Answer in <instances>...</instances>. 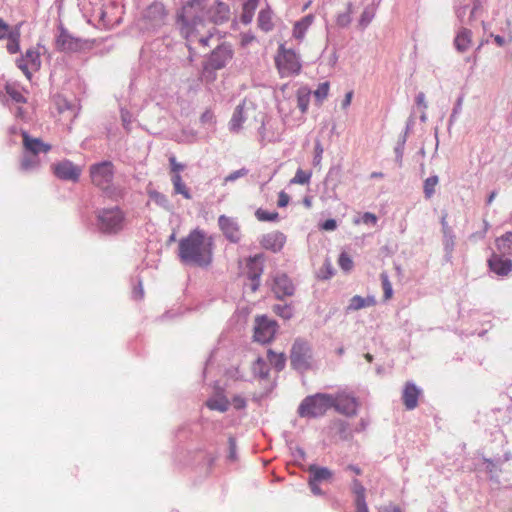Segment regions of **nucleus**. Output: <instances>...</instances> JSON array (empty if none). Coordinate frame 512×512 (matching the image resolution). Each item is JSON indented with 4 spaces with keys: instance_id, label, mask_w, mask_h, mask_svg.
Returning a JSON list of instances; mask_svg holds the SVG:
<instances>
[{
    "instance_id": "nucleus-2",
    "label": "nucleus",
    "mask_w": 512,
    "mask_h": 512,
    "mask_svg": "<svg viewBox=\"0 0 512 512\" xmlns=\"http://www.w3.org/2000/svg\"><path fill=\"white\" fill-rule=\"evenodd\" d=\"M213 246V238L196 228L179 241L178 256L183 264L208 267L213 260Z\"/></svg>"
},
{
    "instance_id": "nucleus-7",
    "label": "nucleus",
    "mask_w": 512,
    "mask_h": 512,
    "mask_svg": "<svg viewBox=\"0 0 512 512\" xmlns=\"http://www.w3.org/2000/svg\"><path fill=\"white\" fill-rule=\"evenodd\" d=\"M55 36V48L63 53H77L89 47L87 40L71 34L62 23L59 24Z\"/></svg>"
},
{
    "instance_id": "nucleus-38",
    "label": "nucleus",
    "mask_w": 512,
    "mask_h": 512,
    "mask_svg": "<svg viewBox=\"0 0 512 512\" xmlns=\"http://www.w3.org/2000/svg\"><path fill=\"white\" fill-rule=\"evenodd\" d=\"M439 183V177L437 175H432L425 179L423 183V193L425 199L429 200L435 194V188Z\"/></svg>"
},
{
    "instance_id": "nucleus-61",
    "label": "nucleus",
    "mask_w": 512,
    "mask_h": 512,
    "mask_svg": "<svg viewBox=\"0 0 512 512\" xmlns=\"http://www.w3.org/2000/svg\"><path fill=\"white\" fill-rule=\"evenodd\" d=\"M361 221L367 225H375L377 223V216L371 212H365L361 217Z\"/></svg>"
},
{
    "instance_id": "nucleus-32",
    "label": "nucleus",
    "mask_w": 512,
    "mask_h": 512,
    "mask_svg": "<svg viewBox=\"0 0 512 512\" xmlns=\"http://www.w3.org/2000/svg\"><path fill=\"white\" fill-rule=\"evenodd\" d=\"M267 358L276 371L280 372L285 368L287 358L284 353H277L272 349H268Z\"/></svg>"
},
{
    "instance_id": "nucleus-45",
    "label": "nucleus",
    "mask_w": 512,
    "mask_h": 512,
    "mask_svg": "<svg viewBox=\"0 0 512 512\" xmlns=\"http://www.w3.org/2000/svg\"><path fill=\"white\" fill-rule=\"evenodd\" d=\"M273 311L285 320L293 316V308L289 304H276L273 306Z\"/></svg>"
},
{
    "instance_id": "nucleus-50",
    "label": "nucleus",
    "mask_w": 512,
    "mask_h": 512,
    "mask_svg": "<svg viewBox=\"0 0 512 512\" xmlns=\"http://www.w3.org/2000/svg\"><path fill=\"white\" fill-rule=\"evenodd\" d=\"M338 264L345 272H349L353 268V261L346 252H342L339 255Z\"/></svg>"
},
{
    "instance_id": "nucleus-1",
    "label": "nucleus",
    "mask_w": 512,
    "mask_h": 512,
    "mask_svg": "<svg viewBox=\"0 0 512 512\" xmlns=\"http://www.w3.org/2000/svg\"><path fill=\"white\" fill-rule=\"evenodd\" d=\"M229 19L230 8L224 2L215 0L206 8L204 0H189L178 14L177 22L188 42L197 41L205 47L216 30L214 25H221Z\"/></svg>"
},
{
    "instance_id": "nucleus-49",
    "label": "nucleus",
    "mask_w": 512,
    "mask_h": 512,
    "mask_svg": "<svg viewBox=\"0 0 512 512\" xmlns=\"http://www.w3.org/2000/svg\"><path fill=\"white\" fill-rule=\"evenodd\" d=\"M6 93L8 96L16 103H25L26 98L23 96V94L16 89L15 87H12L10 85H7L5 87Z\"/></svg>"
},
{
    "instance_id": "nucleus-52",
    "label": "nucleus",
    "mask_w": 512,
    "mask_h": 512,
    "mask_svg": "<svg viewBox=\"0 0 512 512\" xmlns=\"http://www.w3.org/2000/svg\"><path fill=\"white\" fill-rule=\"evenodd\" d=\"M334 275V269L329 260H326L323 267L319 271L318 277L323 280L330 279Z\"/></svg>"
},
{
    "instance_id": "nucleus-36",
    "label": "nucleus",
    "mask_w": 512,
    "mask_h": 512,
    "mask_svg": "<svg viewBox=\"0 0 512 512\" xmlns=\"http://www.w3.org/2000/svg\"><path fill=\"white\" fill-rule=\"evenodd\" d=\"M6 48L10 54H15L20 50V31L18 28L13 29L8 37Z\"/></svg>"
},
{
    "instance_id": "nucleus-26",
    "label": "nucleus",
    "mask_w": 512,
    "mask_h": 512,
    "mask_svg": "<svg viewBox=\"0 0 512 512\" xmlns=\"http://www.w3.org/2000/svg\"><path fill=\"white\" fill-rule=\"evenodd\" d=\"M376 303L373 296L362 297L360 295L353 296L347 306L348 311H356L365 307L373 306Z\"/></svg>"
},
{
    "instance_id": "nucleus-30",
    "label": "nucleus",
    "mask_w": 512,
    "mask_h": 512,
    "mask_svg": "<svg viewBox=\"0 0 512 512\" xmlns=\"http://www.w3.org/2000/svg\"><path fill=\"white\" fill-rule=\"evenodd\" d=\"M333 428L342 440H349L353 436V430L349 422L337 419L333 422Z\"/></svg>"
},
{
    "instance_id": "nucleus-8",
    "label": "nucleus",
    "mask_w": 512,
    "mask_h": 512,
    "mask_svg": "<svg viewBox=\"0 0 512 512\" xmlns=\"http://www.w3.org/2000/svg\"><path fill=\"white\" fill-rule=\"evenodd\" d=\"M168 12L161 2H153L142 13L140 20L141 29L156 31L165 25Z\"/></svg>"
},
{
    "instance_id": "nucleus-44",
    "label": "nucleus",
    "mask_w": 512,
    "mask_h": 512,
    "mask_svg": "<svg viewBox=\"0 0 512 512\" xmlns=\"http://www.w3.org/2000/svg\"><path fill=\"white\" fill-rule=\"evenodd\" d=\"M311 176H312L311 171H304L301 168H299L296 171L295 176L290 180V183L291 184H301V185L308 184L310 182Z\"/></svg>"
},
{
    "instance_id": "nucleus-43",
    "label": "nucleus",
    "mask_w": 512,
    "mask_h": 512,
    "mask_svg": "<svg viewBox=\"0 0 512 512\" xmlns=\"http://www.w3.org/2000/svg\"><path fill=\"white\" fill-rule=\"evenodd\" d=\"M256 218L261 222H274L279 219L278 212H269L266 210H263L262 208H258L255 212Z\"/></svg>"
},
{
    "instance_id": "nucleus-15",
    "label": "nucleus",
    "mask_w": 512,
    "mask_h": 512,
    "mask_svg": "<svg viewBox=\"0 0 512 512\" xmlns=\"http://www.w3.org/2000/svg\"><path fill=\"white\" fill-rule=\"evenodd\" d=\"M259 243L264 249L278 253L286 243V235L280 231H273L262 235Z\"/></svg>"
},
{
    "instance_id": "nucleus-21",
    "label": "nucleus",
    "mask_w": 512,
    "mask_h": 512,
    "mask_svg": "<svg viewBox=\"0 0 512 512\" xmlns=\"http://www.w3.org/2000/svg\"><path fill=\"white\" fill-rule=\"evenodd\" d=\"M24 151L37 155L41 152H48L51 149L49 144L39 138H31L26 131H22Z\"/></svg>"
},
{
    "instance_id": "nucleus-24",
    "label": "nucleus",
    "mask_w": 512,
    "mask_h": 512,
    "mask_svg": "<svg viewBox=\"0 0 512 512\" xmlns=\"http://www.w3.org/2000/svg\"><path fill=\"white\" fill-rule=\"evenodd\" d=\"M103 195L113 201H119L125 197L126 190L119 184L112 182L100 189Z\"/></svg>"
},
{
    "instance_id": "nucleus-19",
    "label": "nucleus",
    "mask_w": 512,
    "mask_h": 512,
    "mask_svg": "<svg viewBox=\"0 0 512 512\" xmlns=\"http://www.w3.org/2000/svg\"><path fill=\"white\" fill-rule=\"evenodd\" d=\"M490 270L499 276H506L512 270V260L493 253L488 259Z\"/></svg>"
},
{
    "instance_id": "nucleus-40",
    "label": "nucleus",
    "mask_w": 512,
    "mask_h": 512,
    "mask_svg": "<svg viewBox=\"0 0 512 512\" xmlns=\"http://www.w3.org/2000/svg\"><path fill=\"white\" fill-rule=\"evenodd\" d=\"M351 491L354 494V501H360L366 499V488L356 478L352 480Z\"/></svg>"
},
{
    "instance_id": "nucleus-60",
    "label": "nucleus",
    "mask_w": 512,
    "mask_h": 512,
    "mask_svg": "<svg viewBox=\"0 0 512 512\" xmlns=\"http://www.w3.org/2000/svg\"><path fill=\"white\" fill-rule=\"evenodd\" d=\"M374 14L370 12L368 9H365L359 19V24L362 27H366L371 20L373 19Z\"/></svg>"
},
{
    "instance_id": "nucleus-10",
    "label": "nucleus",
    "mask_w": 512,
    "mask_h": 512,
    "mask_svg": "<svg viewBox=\"0 0 512 512\" xmlns=\"http://www.w3.org/2000/svg\"><path fill=\"white\" fill-rule=\"evenodd\" d=\"M359 406V400L351 393L339 391L333 395L332 408L346 417L356 416Z\"/></svg>"
},
{
    "instance_id": "nucleus-53",
    "label": "nucleus",
    "mask_w": 512,
    "mask_h": 512,
    "mask_svg": "<svg viewBox=\"0 0 512 512\" xmlns=\"http://www.w3.org/2000/svg\"><path fill=\"white\" fill-rule=\"evenodd\" d=\"M341 169L340 167H331L327 173L325 182L327 185L332 183L334 186L336 185V182L340 176Z\"/></svg>"
},
{
    "instance_id": "nucleus-41",
    "label": "nucleus",
    "mask_w": 512,
    "mask_h": 512,
    "mask_svg": "<svg viewBox=\"0 0 512 512\" xmlns=\"http://www.w3.org/2000/svg\"><path fill=\"white\" fill-rule=\"evenodd\" d=\"M24 59L31 65L35 70H38L41 66L40 53L35 49H28L25 53Z\"/></svg>"
},
{
    "instance_id": "nucleus-13",
    "label": "nucleus",
    "mask_w": 512,
    "mask_h": 512,
    "mask_svg": "<svg viewBox=\"0 0 512 512\" xmlns=\"http://www.w3.org/2000/svg\"><path fill=\"white\" fill-rule=\"evenodd\" d=\"M218 225L223 235L229 242L234 244L240 242V225L235 218L226 215H220L218 218Z\"/></svg>"
},
{
    "instance_id": "nucleus-29",
    "label": "nucleus",
    "mask_w": 512,
    "mask_h": 512,
    "mask_svg": "<svg viewBox=\"0 0 512 512\" xmlns=\"http://www.w3.org/2000/svg\"><path fill=\"white\" fill-rule=\"evenodd\" d=\"M38 166H39L38 156L24 151L21 162H20V170L23 172H31V171L35 170L36 168H38Z\"/></svg>"
},
{
    "instance_id": "nucleus-58",
    "label": "nucleus",
    "mask_w": 512,
    "mask_h": 512,
    "mask_svg": "<svg viewBox=\"0 0 512 512\" xmlns=\"http://www.w3.org/2000/svg\"><path fill=\"white\" fill-rule=\"evenodd\" d=\"M28 62L24 59V56H20L17 60H16V65L17 67L22 70V72L25 74V76L28 78V79H31V72L28 68Z\"/></svg>"
},
{
    "instance_id": "nucleus-39",
    "label": "nucleus",
    "mask_w": 512,
    "mask_h": 512,
    "mask_svg": "<svg viewBox=\"0 0 512 512\" xmlns=\"http://www.w3.org/2000/svg\"><path fill=\"white\" fill-rule=\"evenodd\" d=\"M258 26L261 30L268 32L272 30L273 24L269 11L261 10L258 15Z\"/></svg>"
},
{
    "instance_id": "nucleus-56",
    "label": "nucleus",
    "mask_w": 512,
    "mask_h": 512,
    "mask_svg": "<svg viewBox=\"0 0 512 512\" xmlns=\"http://www.w3.org/2000/svg\"><path fill=\"white\" fill-rule=\"evenodd\" d=\"M405 150V144L402 143H396V146L394 148L395 153V162L399 167H402L403 164V155Z\"/></svg>"
},
{
    "instance_id": "nucleus-28",
    "label": "nucleus",
    "mask_w": 512,
    "mask_h": 512,
    "mask_svg": "<svg viewBox=\"0 0 512 512\" xmlns=\"http://www.w3.org/2000/svg\"><path fill=\"white\" fill-rule=\"evenodd\" d=\"M245 121L244 117V104H239L234 109L231 120L229 122V129L232 132H238Z\"/></svg>"
},
{
    "instance_id": "nucleus-54",
    "label": "nucleus",
    "mask_w": 512,
    "mask_h": 512,
    "mask_svg": "<svg viewBox=\"0 0 512 512\" xmlns=\"http://www.w3.org/2000/svg\"><path fill=\"white\" fill-rule=\"evenodd\" d=\"M120 116H121V121H122V125L124 127V129L129 132L131 127V123H132V114L125 108H121L120 110Z\"/></svg>"
},
{
    "instance_id": "nucleus-63",
    "label": "nucleus",
    "mask_w": 512,
    "mask_h": 512,
    "mask_svg": "<svg viewBox=\"0 0 512 512\" xmlns=\"http://www.w3.org/2000/svg\"><path fill=\"white\" fill-rule=\"evenodd\" d=\"M320 227L325 231H333L337 228V222L335 219L330 218L322 222Z\"/></svg>"
},
{
    "instance_id": "nucleus-6",
    "label": "nucleus",
    "mask_w": 512,
    "mask_h": 512,
    "mask_svg": "<svg viewBox=\"0 0 512 512\" xmlns=\"http://www.w3.org/2000/svg\"><path fill=\"white\" fill-rule=\"evenodd\" d=\"M312 348L303 338H296L290 351V364L292 369L303 373L311 368Z\"/></svg>"
},
{
    "instance_id": "nucleus-22",
    "label": "nucleus",
    "mask_w": 512,
    "mask_h": 512,
    "mask_svg": "<svg viewBox=\"0 0 512 512\" xmlns=\"http://www.w3.org/2000/svg\"><path fill=\"white\" fill-rule=\"evenodd\" d=\"M280 50H283L284 68L292 74H298L301 70V64L296 53L293 50H285L282 45Z\"/></svg>"
},
{
    "instance_id": "nucleus-59",
    "label": "nucleus",
    "mask_w": 512,
    "mask_h": 512,
    "mask_svg": "<svg viewBox=\"0 0 512 512\" xmlns=\"http://www.w3.org/2000/svg\"><path fill=\"white\" fill-rule=\"evenodd\" d=\"M323 146L319 140L315 142L313 164L318 165L321 162L323 154Z\"/></svg>"
},
{
    "instance_id": "nucleus-11",
    "label": "nucleus",
    "mask_w": 512,
    "mask_h": 512,
    "mask_svg": "<svg viewBox=\"0 0 512 512\" xmlns=\"http://www.w3.org/2000/svg\"><path fill=\"white\" fill-rule=\"evenodd\" d=\"M277 329L278 324L275 320L268 318L266 315L257 316L253 338L256 342L262 344L269 343L273 340Z\"/></svg>"
},
{
    "instance_id": "nucleus-12",
    "label": "nucleus",
    "mask_w": 512,
    "mask_h": 512,
    "mask_svg": "<svg viewBox=\"0 0 512 512\" xmlns=\"http://www.w3.org/2000/svg\"><path fill=\"white\" fill-rule=\"evenodd\" d=\"M169 165H170L171 182L173 185L174 194H180L187 200L192 199V194H191L189 188L183 182L182 176L180 174V172L186 168V165L183 163L177 162L175 156L169 157Z\"/></svg>"
},
{
    "instance_id": "nucleus-42",
    "label": "nucleus",
    "mask_w": 512,
    "mask_h": 512,
    "mask_svg": "<svg viewBox=\"0 0 512 512\" xmlns=\"http://www.w3.org/2000/svg\"><path fill=\"white\" fill-rule=\"evenodd\" d=\"M352 3H347V9L345 12L339 13L336 18V23L339 27H347L351 23Z\"/></svg>"
},
{
    "instance_id": "nucleus-20",
    "label": "nucleus",
    "mask_w": 512,
    "mask_h": 512,
    "mask_svg": "<svg viewBox=\"0 0 512 512\" xmlns=\"http://www.w3.org/2000/svg\"><path fill=\"white\" fill-rule=\"evenodd\" d=\"M421 390L413 382H406L403 392L402 401L407 410H413L418 405V398Z\"/></svg>"
},
{
    "instance_id": "nucleus-4",
    "label": "nucleus",
    "mask_w": 512,
    "mask_h": 512,
    "mask_svg": "<svg viewBox=\"0 0 512 512\" xmlns=\"http://www.w3.org/2000/svg\"><path fill=\"white\" fill-rule=\"evenodd\" d=\"M232 57L233 50L230 44L221 43L217 45L203 64L202 80L206 83L215 81L217 78L216 71L223 69Z\"/></svg>"
},
{
    "instance_id": "nucleus-57",
    "label": "nucleus",
    "mask_w": 512,
    "mask_h": 512,
    "mask_svg": "<svg viewBox=\"0 0 512 512\" xmlns=\"http://www.w3.org/2000/svg\"><path fill=\"white\" fill-rule=\"evenodd\" d=\"M248 174V170L246 168H241L239 170L231 172L229 175L225 177V182H234L237 179L244 177Z\"/></svg>"
},
{
    "instance_id": "nucleus-5",
    "label": "nucleus",
    "mask_w": 512,
    "mask_h": 512,
    "mask_svg": "<svg viewBox=\"0 0 512 512\" xmlns=\"http://www.w3.org/2000/svg\"><path fill=\"white\" fill-rule=\"evenodd\" d=\"M333 395L327 393H316L306 396L298 407L300 417L318 418L332 408Z\"/></svg>"
},
{
    "instance_id": "nucleus-55",
    "label": "nucleus",
    "mask_w": 512,
    "mask_h": 512,
    "mask_svg": "<svg viewBox=\"0 0 512 512\" xmlns=\"http://www.w3.org/2000/svg\"><path fill=\"white\" fill-rule=\"evenodd\" d=\"M482 0H473V6L470 8L469 12V19L467 24H470L476 17L478 16L479 12L482 9Z\"/></svg>"
},
{
    "instance_id": "nucleus-3",
    "label": "nucleus",
    "mask_w": 512,
    "mask_h": 512,
    "mask_svg": "<svg viewBox=\"0 0 512 512\" xmlns=\"http://www.w3.org/2000/svg\"><path fill=\"white\" fill-rule=\"evenodd\" d=\"M95 213L96 227L102 234L116 235L124 229L126 214L119 206L99 208Z\"/></svg>"
},
{
    "instance_id": "nucleus-37",
    "label": "nucleus",
    "mask_w": 512,
    "mask_h": 512,
    "mask_svg": "<svg viewBox=\"0 0 512 512\" xmlns=\"http://www.w3.org/2000/svg\"><path fill=\"white\" fill-rule=\"evenodd\" d=\"M148 195L152 201L161 208L165 209L166 211H170L172 209V205L167 198L166 195H164L161 192H158L156 190H150L148 191Z\"/></svg>"
},
{
    "instance_id": "nucleus-17",
    "label": "nucleus",
    "mask_w": 512,
    "mask_h": 512,
    "mask_svg": "<svg viewBox=\"0 0 512 512\" xmlns=\"http://www.w3.org/2000/svg\"><path fill=\"white\" fill-rule=\"evenodd\" d=\"M446 218H447V213L444 212L441 217L440 223H441V230H442V234H443V248L445 251V258L447 261H449L452 257V253L454 251L456 236L454 234L453 229L448 225Z\"/></svg>"
},
{
    "instance_id": "nucleus-46",
    "label": "nucleus",
    "mask_w": 512,
    "mask_h": 512,
    "mask_svg": "<svg viewBox=\"0 0 512 512\" xmlns=\"http://www.w3.org/2000/svg\"><path fill=\"white\" fill-rule=\"evenodd\" d=\"M380 280H381V284H382V288H383V292H384V299L388 300L392 297L393 288H392V284H391L386 272H382L380 274Z\"/></svg>"
},
{
    "instance_id": "nucleus-35",
    "label": "nucleus",
    "mask_w": 512,
    "mask_h": 512,
    "mask_svg": "<svg viewBox=\"0 0 512 512\" xmlns=\"http://www.w3.org/2000/svg\"><path fill=\"white\" fill-rule=\"evenodd\" d=\"M311 91L306 87H300L297 90V106L302 113L308 110Z\"/></svg>"
},
{
    "instance_id": "nucleus-31",
    "label": "nucleus",
    "mask_w": 512,
    "mask_h": 512,
    "mask_svg": "<svg viewBox=\"0 0 512 512\" xmlns=\"http://www.w3.org/2000/svg\"><path fill=\"white\" fill-rule=\"evenodd\" d=\"M496 247L502 255H512V232H506L497 238Z\"/></svg>"
},
{
    "instance_id": "nucleus-62",
    "label": "nucleus",
    "mask_w": 512,
    "mask_h": 512,
    "mask_svg": "<svg viewBox=\"0 0 512 512\" xmlns=\"http://www.w3.org/2000/svg\"><path fill=\"white\" fill-rule=\"evenodd\" d=\"M308 485H309V488L311 490V492L315 495V496H322L324 495V492L323 490L320 488L319 486V483L316 482V481H313L312 479H308Z\"/></svg>"
},
{
    "instance_id": "nucleus-48",
    "label": "nucleus",
    "mask_w": 512,
    "mask_h": 512,
    "mask_svg": "<svg viewBox=\"0 0 512 512\" xmlns=\"http://www.w3.org/2000/svg\"><path fill=\"white\" fill-rule=\"evenodd\" d=\"M329 92V82L320 83L317 89L314 91V96L319 104H321L324 99L328 96Z\"/></svg>"
},
{
    "instance_id": "nucleus-51",
    "label": "nucleus",
    "mask_w": 512,
    "mask_h": 512,
    "mask_svg": "<svg viewBox=\"0 0 512 512\" xmlns=\"http://www.w3.org/2000/svg\"><path fill=\"white\" fill-rule=\"evenodd\" d=\"M227 459L231 462H234L237 460V444H236V439L233 436H229V438H228Z\"/></svg>"
},
{
    "instance_id": "nucleus-14",
    "label": "nucleus",
    "mask_w": 512,
    "mask_h": 512,
    "mask_svg": "<svg viewBox=\"0 0 512 512\" xmlns=\"http://www.w3.org/2000/svg\"><path fill=\"white\" fill-rule=\"evenodd\" d=\"M54 174L61 180L77 182L81 174V169L74 165L73 162L64 160L54 166Z\"/></svg>"
},
{
    "instance_id": "nucleus-33",
    "label": "nucleus",
    "mask_w": 512,
    "mask_h": 512,
    "mask_svg": "<svg viewBox=\"0 0 512 512\" xmlns=\"http://www.w3.org/2000/svg\"><path fill=\"white\" fill-rule=\"evenodd\" d=\"M229 400L225 396L210 398L206 401V406L211 410L226 412L229 409Z\"/></svg>"
},
{
    "instance_id": "nucleus-9",
    "label": "nucleus",
    "mask_w": 512,
    "mask_h": 512,
    "mask_svg": "<svg viewBox=\"0 0 512 512\" xmlns=\"http://www.w3.org/2000/svg\"><path fill=\"white\" fill-rule=\"evenodd\" d=\"M90 178L93 185L101 189L112 182L115 175V166L109 160L94 163L89 169Z\"/></svg>"
},
{
    "instance_id": "nucleus-16",
    "label": "nucleus",
    "mask_w": 512,
    "mask_h": 512,
    "mask_svg": "<svg viewBox=\"0 0 512 512\" xmlns=\"http://www.w3.org/2000/svg\"><path fill=\"white\" fill-rule=\"evenodd\" d=\"M294 290V285L286 274L279 273L275 275L272 291L278 299L292 296L294 294Z\"/></svg>"
},
{
    "instance_id": "nucleus-34",
    "label": "nucleus",
    "mask_w": 512,
    "mask_h": 512,
    "mask_svg": "<svg viewBox=\"0 0 512 512\" xmlns=\"http://www.w3.org/2000/svg\"><path fill=\"white\" fill-rule=\"evenodd\" d=\"M257 5V0H247L243 4L242 14L240 17L243 24H249L252 21Z\"/></svg>"
},
{
    "instance_id": "nucleus-25",
    "label": "nucleus",
    "mask_w": 512,
    "mask_h": 512,
    "mask_svg": "<svg viewBox=\"0 0 512 512\" xmlns=\"http://www.w3.org/2000/svg\"><path fill=\"white\" fill-rule=\"evenodd\" d=\"M313 21L314 16L312 14H308L299 21L295 22L293 27V36L298 40H302L307 29L312 25Z\"/></svg>"
},
{
    "instance_id": "nucleus-27",
    "label": "nucleus",
    "mask_w": 512,
    "mask_h": 512,
    "mask_svg": "<svg viewBox=\"0 0 512 512\" xmlns=\"http://www.w3.org/2000/svg\"><path fill=\"white\" fill-rule=\"evenodd\" d=\"M471 31L467 28H462L455 37L454 45L459 52H465L471 43Z\"/></svg>"
},
{
    "instance_id": "nucleus-18",
    "label": "nucleus",
    "mask_w": 512,
    "mask_h": 512,
    "mask_svg": "<svg viewBox=\"0 0 512 512\" xmlns=\"http://www.w3.org/2000/svg\"><path fill=\"white\" fill-rule=\"evenodd\" d=\"M265 257L263 253H258L253 256H249L246 261L247 267V278L249 280H260L264 270Z\"/></svg>"
},
{
    "instance_id": "nucleus-23",
    "label": "nucleus",
    "mask_w": 512,
    "mask_h": 512,
    "mask_svg": "<svg viewBox=\"0 0 512 512\" xmlns=\"http://www.w3.org/2000/svg\"><path fill=\"white\" fill-rule=\"evenodd\" d=\"M309 478L318 483L328 481L332 478L333 473L327 467H320L316 464H312L308 468Z\"/></svg>"
},
{
    "instance_id": "nucleus-64",
    "label": "nucleus",
    "mask_w": 512,
    "mask_h": 512,
    "mask_svg": "<svg viewBox=\"0 0 512 512\" xmlns=\"http://www.w3.org/2000/svg\"><path fill=\"white\" fill-rule=\"evenodd\" d=\"M11 31L10 26L0 18V40L7 38Z\"/></svg>"
},
{
    "instance_id": "nucleus-47",
    "label": "nucleus",
    "mask_w": 512,
    "mask_h": 512,
    "mask_svg": "<svg viewBox=\"0 0 512 512\" xmlns=\"http://www.w3.org/2000/svg\"><path fill=\"white\" fill-rule=\"evenodd\" d=\"M254 372L259 375L261 379H265L269 375V368L262 358H258L254 363Z\"/></svg>"
}]
</instances>
